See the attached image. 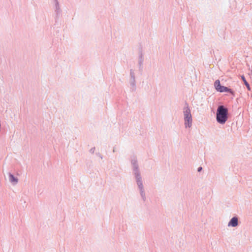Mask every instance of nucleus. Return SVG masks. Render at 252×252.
<instances>
[{
	"instance_id": "f257e3e1",
	"label": "nucleus",
	"mask_w": 252,
	"mask_h": 252,
	"mask_svg": "<svg viewBox=\"0 0 252 252\" xmlns=\"http://www.w3.org/2000/svg\"><path fill=\"white\" fill-rule=\"evenodd\" d=\"M228 110L223 106H220L217 111L216 119L220 124H224L228 119Z\"/></svg>"
},
{
	"instance_id": "f03ea898",
	"label": "nucleus",
	"mask_w": 252,
	"mask_h": 252,
	"mask_svg": "<svg viewBox=\"0 0 252 252\" xmlns=\"http://www.w3.org/2000/svg\"><path fill=\"white\" fill-rule=\"evenodd\" d=\"M185 125L186 127H190L192 125V117L190 111L188 107L185 108L184 111Z\"/></svg>"
},
{
	"instance_id": "7ed1b4c3",
	"label": "nucleus",
	"mask_w": 252,
	"mask_h": 252,
	"mask_svg": "<svg viewBox=\"0 0 252 252\" xmlns=\"http://www.w3.org/2000/svg\"><path fill=\"white\" fill-rule=\"evenodd\" d=\"M215 87L216 88V89L220 92H229L231 94H233V91L230 89H228L227 87L221 86L220 84V80H217L214 83Z\"/></svg>"
},
{
	"instance_id": "20e7f679",
	"label": "nucleus",
	"mask_w": 252,
	"mask_h": 252,
	"mask_svg": "<svg viewBox=\"0 0 252 252\" xmlns=\"http://www.w3.org/2000/svg\"><path fill=\"white\" fill-rule=\"evenodd\" d=\"M238 225V219L236 217H233L228 223V225L233 227L236 226Z\"/></svg>"
},
{
	"instance_id": "39448f33",
	"label": "nucleus",
	"mask_w": 252,
	"mask_h": 252,
	"mask_svg": "<svg viewBox=\"0 0 252 252\" xmlns=\"http://www.w3.org/2000/svg\"><path fill=\"white\" fill-rule=\"evenodd\" d=\"M241 78H242V79L243 80V81H244V83H245V85L247 86V87L248 89L249 90H250V85H249V84H248V83L247 82V81H246V79H245V78L244 76L242 75V76H241Z\"/></svg>"
},
{
	"instance_id": "423d86ee",
	"label": "nucleus",
	"mask_w": 252,
	"mask_h": 252,
	"mask_svg": "<svg viewBox=\"0 0 252 252\" xmlns=\"http://www.w3.org/2000/svg\"><path fill=\"white\" fill-rule=\"evenodd\" d=\"M9 177V180L11 182H14L15 183L17 182V179H16L12 175L10 174Z\"/></svg>"
},
{
	"instance_id": "0eeeda50",
	"label": "nucleus",
	"mask_w": 252,
	"mask_h": 252,
	"mask_svg": "<svg viewBox=\"0 0 252 252\" xmlns=\"http://www.w3.org/2000/svg\"><path fill=\"white\" fill-rule=\"evenodd\" d=\"M202 170V167H200L198 168V171H200L201 170Z\"/></svg>"
}]
</instances>
